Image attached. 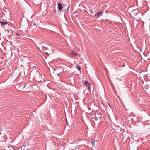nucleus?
Wrapping results in <instances>:
<instances>
[{"label": "nucleus", "mask_w": 150, "mask_h": 150, "mask_svg": "<svg viewBox=\"0 0 150 150\" xmlns=\"http://www.w3.org/2000/svg\"><path fill=\"white\" fill-rule=\"evenodd\" d=\"M69 8L68 6L67 5H65V6L64 7V10L63 11H65V12H67Z\"/></svg>", "instance_id": "obj_3"}, {"label": "nucleus", "mask_w": 150, "mask_h": 150, "mask_svg": "<svg viewBox=\"0 0 150 150\" xmlns=\"http://www.w3.org/2000/svg\"><path fill=\"white\" fill-rule=\"evenodd\" d=\"M107 104H108V105L111 108V105H110V104H109V103H107Z\"/></svg>", "instance_id": "obj_12"}, {"label": "nucleus", "mask_w": 150, "mask_h": 150, "mask_svg": "<svg viewBox=\"0 0 150 150\" xmlns=\"http://www.w3.org/2000/svg\"><path fill=\"white\" fill-rule=\"evenodd\" d=\"M71 54L73 56H77L78 55L77 53L74 51H73L71 53Z\"/></svg>", "instance_id": "obj_6"}, {"label": "nucleus", "mask_w": 150, "mask_h": 150, "mask_svg": "<svg viewBox=\"0 0 150 150\" xmlns=\"http://www.w3.org/2000/svg\"><path fill=\"white\" fill-rule=\"evenodd\" d=\"M132 11L133 12H134V13H134L136 15H137L138 13V11L137 9L133 10Z\"/></svg>", "instance_id": "obj_8"}, {"label": "nucleus", "mask_w": 150, "mask_h": 150, "mask_svg": "<svg viewBox=\"0 0 150 150\" xmlns=\"http://www.w3.org/2000/svg\"><path fill=\"white\" fill-rule=\"evenodd\" d=\"M45 53L46 54H47L48 55V56L49 55V54H48L47 52H45Z\"/></svg>", "instance_id": "obj_14"}, {"label": "nucleus", "mask_w": 150, "mask_h": 150, "mask_svg": "<svg viewBox=\"0 0 150 150\" xmlns=\"http://www.w3.org/2000/svg\"><path fill=\"white\" fill-rule=\"evenodd\" d=\"M42 74H39V78H38L37 80L39 82H42V81H44L43 79H40V77H42Z\"/></svg>", "instance_id": "obj_5"}, {"label": "nucleus", "mask_w": 150, "mask_h": 150, "mask_svg": "<svg viewBox=\"0 0 150 150\" xmlns=\"http://www.w3.org/2000/svg\"><path fill=\"white\" fill-rule=\"evenodd\" d=\"M16 35L17 36H20V34L19 33H16Z\"/></svg>", "instance_id": "obj_13"}, {"label": "nucleus", "mask_w": 150, "mask_h": 150, "mask_svg": "<svg viewBox=\"0 0 150 150\" xmlns=\"http://www.w3.org/2000/svg\"><path fill=\"white\" fill-rule=\"evenodd\" d=\"M0 23L3 26H4L5 25H6L7 24V21H1Z\"/></svg>", "instance_id": "obj_7"}, {"label": "nucleus", "mask_w": 150, "mask_h": 150, "mask_svg": "<svg viewBox=\"0 0 150 150\" xmlns=\"http://www.w3.org/2000/svg\"><path fill=\"white\" fill-rule=\"evenodd\" d=\"M45 59H47V57H45Z\"/></svg>", "instance_id": "obj_15"}, {"label": "nucleus", "mask_w": 150, "mask_h": 150, "mask_svg": "<svg viewBox=\"0 0 150 150\" xmlns=\"http://www.w3.org/2000/svg\"><path fill=\"white\" fill-rule=\"evenodd\" d=\"M76 68L78 70H81V68L79 66V65L76 66Z\"/></svg>", "instance_id": "obj_10"}, {"label": "nucleus", "mask_w": 150, "mask_h": 150, "mask_svg": "<svg viewBox=\"0 0 150 150\" xmlns=\"http://www.w3.org/2000/svg\"><path fill=\"white\" fill-rule=\"evenodd\" d=\"M63 6H62V4L61 3H59L58 4V8L59 10L61 11L62 10Z\"/></svg>", "instance_id": "obj_2"}, {"label": "nucleus", "mask_w": 150, "mask_h": 150, "mask_svg": "<svg viewBox=\"0 0 150 150\" xmlns=\"http://www.w3.org/2000/svg\"><path fill=\"white\" fill-rule=\"evenodd\" d=\"M94 139L92 140L91 141V144L93 146H94L95 145Z\"/></svg>", "instance_id": "obj_9"}, {"label": "nucleus", "mask_w": 150, "mask_h": 150, "mask_svg": "<svg viewBox=\"0 0 150 150\" xmlns=\"http://www.w3.org/2000/svg\"><path fill=\"white\" fill-rule=\"evenodd\" d=\"M102 14V12H99L96 13L95 15V16H97V17H99Z\"/></svg>", "instance_id": "obj_4"}, {"label": "nucleus", "mask_w": 150, "mask_h": 150, "mask_svg": "<svg viewBox=\"0 0 150 150\" xmlns=\"http://www.w3.org/2000/svg\"><path fill=\"white\" fill-rule=\"evenodd\" d=\"M83 84L85 86L87 87L88 89L90 88V84L87 80H86L83 83Z\"/></svg>", "instance_id": "obj_1"}, {"label": "nucleus", "mask_w": 150, "mask_h": 150, "mask_svg": "<svg viewBox=\"0 0 150 150\" xmlns=\"http://www.w3.org/2000/svg\"><path fill=\"white\" fill-rule=\"evenodd\" d=\"M91 15L92 14H93L94 13L93 12L92 10H90L89 11Z\"/></svg>", "instance_id": "obj_11"}, {"label": "nucleus", "mask_w": 150, "mask_h": 150, "mask_svg": "<svg viewBox=\"0 0 150 150\" xmlns=\"http://www.w3.org/2000/svg\"><path fill=\"white\" fill-rule=\"evenodd\" d=\"M93 150V149H92V150Z\"/></svg>", "instance_id": "obj_16"}]
</instances>
